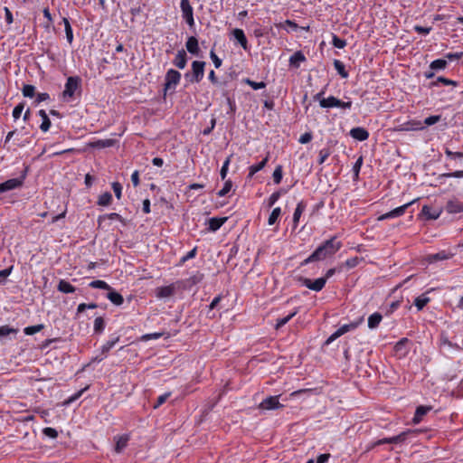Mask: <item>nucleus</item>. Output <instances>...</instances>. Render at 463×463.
I'll use <instances>...</instances> for the list:
<instances>
[{
  "label": "nucleus",
  "mask_w": 463,
  "mask_h": 463,
  "mask_svg": "<svg viewBox=\"0 0 463 463\" xmlns=\"http://www.w3.org/2000/svg\"><path fill=\"white\" fill-rule=\"evenodd\" d=\"M330 156V151L327 148L321 149L318 155V163L323 164Z\"/></svg>",
  "instance_id": "obj_56"
},
{
  "label": "nucleus",
  "mask_w": 463,
  "mask_h": 463,
  "mask_svg": "<svg viewBox=\"0 0 463 463\" xmlns=\"http://www.w3.org/2000/svg\"><path fill=\"white\" fill-rule=\"evenodd\" d=\"M414 203V200L407 203L402 206H399L384 214H383L381 217H379V220H385V219H391V218H396L399 216H402L404 214L406 209Z\"/></svg>",
  "instance_id": "obj_11"
},
{
  "label": "nucleus",
  "mask_w": 463,
  "mask_h": 463,
  "mask_svg": "<svg viewBox=\"0 0 463 463\" xmlns=\"http://www.w3.org/2000/svg\"><path fill=\"white\" fill-rule=\"evenodd\" d=\"M269 160V156H267L265 158H263L260 163L252 165L250 166V173L249 175L251 177L253 176L257 172L260 171L267 164Z\"/></svg>",
  "instance_id": "obj_33"
},
{
  "label": "nucleus",
  "mask_w": 463,
  "mask_h": 463,
  "mask_svg": "<svg viewBox=\"0 0 463 463\" xmlns=\"http://www.w3.org/2000/svg\"><path fill=\"white\" fill-rule=\"evenodd\" d=\"M43 328V325L31 326L24 328V334L27 335H34Z\"/></svg>",
  "instance_id": "obj_47"
},
{
  "label": "nucleus",
  "mask_w": 463,
  "mask_h": 463,
  "mask_svg": "<svg viewBox=\"0 0 463 463\" xmlns=\"http://www.w3.org/2000/svg\"><path fill=\"white\" fill-rule=\"evenodd\" d=\"M306 60L304 54L301 52H295L289 59V62L291 65L295 67H298L300 62Z\"/></svg>",
  "instance_id": "obj_39"
},
{
  "label": "nucleus",
  "mask_w": 463,
  "mask_h": 463,
  "mask_svg": "<svg viewBox=\"0 0 463 463\" xmlns=\"http://www.w3.org/2000/svg\"><path fill=\"white\" fill-rule=\"evenodd\" d=\"M187 62V55L184 49L179 50L173 61V64L178 69H184Z\"/></svg>",
  "instance_id": "obj_15"
},
{
  "label": "nucleus",
  "mask_w": 463,
  "mask_h": 463,
  "mask_svg": "<svg viewBox=\"0 0 463 463\" xmlns=\"http://www.w3.org/2000/svg\"><path fill=\"white\" fill-rule=\"evenodd\" d=\"M81 80L78 76H71L67 79L64 90L62 91V98L65 101L72 100L75 93L80 88Z\"/></svg>",
  "instance_id": "obj_2"
},
{
  "label": "nucleus",
  "mask_w": 463,
  "mask_h": 463,
  "mask_svg": "<svg viewBox=\"0 0 463 463\" xmlns=\"http://www.w3.org/2000/svg\"><path fill=\"white\" fill-rule=\"evenodd\" d=\"M446 66H447V61L446 60L438 59V60L433 61L430 63V68L431 70L439 71V70H444L446 68Z\"/></svg>",
  "instance_id": "obj_42"
},
{
  "label": "nucleus",
  "mask_w": 463,
  "mask_h": 463,
  "mask_svg": "<svg viewBox=\"0 0 463 463\" xmlns=\"http://www.w3.org/2000/svg\"><path fill=\"white\" fill-rule=\"evenodd\" d=\"M90 287L93 288H101L110 290L111 287L103 280H93L90 283Z\"/></svg>",
  "instance_id": "obj_44"
},
{
  "label": "nucleus",
  "mask_w": 463,
  "mask_h": 463,
  "mask_svg": "<svg viewBox=\"0 0 463 463\" xmlns=\"http://www.w3.org/2000/svg\"><path fill=\"white\" fill-rule=\"evenodd\" d=\"M359 325V322H352L340 326L335 333H333L326 341V345L331 344L336 338L340 337L344 334L354 330Z\"/></svg>",
  "instance_id": "obj_8"
},
{
  "label": "nucleus",
  "mask_w": 463,
  "mask_h": 463,
  "mask_svg": "<svg viewBox=\"0 0 463 463\" xmlns=\"http://www.w3.org/2000/svg\"><path fill=\"white\" fill-rule=\"evenodd\" d=\"M439 82L443 83L444 85H457V83L454 80H449L444 77H439L436 81L432 82L433 86H437Z\"/></svg>",
  "instance_id": "obj_58"
},
{
  "label": "nucleus",
  "mask_w": 463,
  "mask_h": 463,
  "mask_svg": "<svg viewBox=\"0 0 463 463\" xmlns=\"http://www.w3.org/2000/svg\"><path fill=\"white\" fill-rule=\"evenodd\" d=\"M440 116L439 115H434V116H430L428 118H425L424 122H422L423 126H432L436 123H438L439 120H440Z\"/></svg>",
  "instance_id": "obj_51"
},
{
  "label": "nucleus",
  "mask_w": 463,
  "mask_h": 463,
  "mask_svg": "<svg viewBox=\"0 0 463 463\" xmlns=\"http://www.w3.org/2000/svg\"><path fill=\"white\" fill-rule=\"evenodd\" d=\"M185 46L187 51L192 54H197L199 52L198 41L194 36L188 38Z\"/></svg>",
  "instance_id": "obj_22"
},
{
  "label": "nucleus",
  "mask_w": 463,
  "mask_h": 463,
  "mask_svg": "<svg viewBox=\"0 0 463 463\" xmlns=\"http://www.w3.org/2000/svg\"><path fill=\"white\" fill-rule=\"evenodd\" d=\"M422 129H424L422 122L415 119L398 124L393 128V130L396 132L417 131Z\"/></svg>",
  "instance_id": "obj_6"
},
{
  "label": "nucleus",
  "mask_w": 463,
  "mask_h": 463,
  "mask_svg": "<svg viewBox=\"0 0 463 463\" xmlns=\"http://www.w3.org/2000/svg\"><path fill=\"white\" fill-rule=\"evenodd\" d=\"M383 317L380 313L375 312L368 317V327L371 329L376 328L381 323Z\"/></svg>",
  "instance_id": "obj_28"
},
{
  "label": "nucleus",
  "mask_w": 463,
  "mask_h": 463,
  "mask_svg": "<svg viewBox=\"0 0 463 463\" xmlns=\"http://www.w3.org/2000/svg\"><path fill=\"white\" fill-rule=\"evenodd\" d=\"M283 405L279 402V396H269L259 405L261 410H276L282 408Z\"/></svg>",
  "instance_id": "obj_9"
},
{
  "label": "nucleus",
  "mask_w": 463,
  "mask_h": 463,
  "mask_svg": "<svg viewBox=\"0 0 463 463\" xmlns=\"http://www.w3.org/2000/svg\"><path fill=\"white\" fill-rule=\"evenodd\" d=\"M297 280L302 286H305L307 288H309L313 291H316V292L321 291L326 283V278H318L313 281L310 279L299 276L297 278Z\"/></svg>",
  "instance_id": "obj_4"
},
{
  "label": "nucleus",
  "mask_w": 463,
  "mask_h": 463,
  "mask_svg": "<svg viewBox=\"0 0 463 463\" xmlns=\"http://www.w3.org/2000/svg\"><path fill=\"white\" fill-rule=\"evenodd\" d=\"M332 44L335 48L343 49L346 45V41L334 34L332 39Z\"/></svg>",
  "instance_id": "obj_50"
},
{
  "label": "nucleus",
  "mask_w": 463,
  "mask_h": 463,
  "mask_svg": "<svg viewBox=\"0 0 463 463\" xmlns=\"http://www.w3.org/2000/svg\"><path fill=\"white\" fill-rule=\"evenodd\" d=\"M334 67L342 78L345 79L348 77V72L345 70V64L341 61L335 60Z\"/></svg>",
  "instance_id": "obj_37"
},
{
  "label": "nucleus",
  "mask_w": 463,
  "mask_h": 463,
  "mask_svg": "<svg viewBox=\"0 0 463 463\" xmlns=\"http://www.w3.org/2000/svg\"><path fill=\"white\" fill-rule=\"evenodd\" d=\"M246 83L250 85L253 90H260L265 88L266 84L263 81L256 82L251 80H246Z\"/></svg>",
  "instance_id": "obj_57"
},
{
  "label": "nucleus",
  "mask_w": 463,
  "mask_h": 463,
  "mask_svg": "<svg viewBox=\"0 0 463 463\" xmlns=\"http://www.w3.org/2000/svg\"><path fill=\"white\" fill-rule=\"evenodd\" d=\"M23 95L27 98H33L35 94V88L33 85H24L22 90Z\"/></svg>",
  "instance_id": "obj_46"
},
{
  "label": "nucleus",
  "mask_w": 463,
  "mask_h": 463,
  "mask_svg": "<svg viewBox=\"0 0 463 463\" xmlns=\"http://www.w3.org/2000/svg\"><path fill=\"white\" fill-rule=\"evenodd\" d=\"M232 183L231 180H227L224 183L223 187L217 193L218 196L222 197L225 196L232 189Z\"/></svg>",
  "instance_id": "obj_48"
},
{
  "label": "nucleus",
  "mask_w": 463,
  "mask_h": 463,
  "mask_svg": "<svg viewBox=\"0 0 463 463\" xmlns=\"http://www.w3.org/2000/svg\"><path fill=\"white\" fill-rule=\"evenodd\" d=\"M280 214H281L280 207L274 208L268 219L269 225H273L277 222V220L279 219Z\"/></svg>",
  "instance_id": "obj_41"
},
{
  "label": "nucleus",
  "mask_w": 463,
  "mask_h": 463,
  "mask_svg": "<svg viewBox=\"0 0 463 463\" xmlns=\"http://www.w3.org/2000/svg\"><path fill=\"white\" fill-rule=\"evenodd\" d=\"M306 207H307V203L304 201H300L297 204V207H296L294 214H293V222H294L295 227H297V225L299 222L300 216L303 213V212L306 210Z\"/></svg>",
  "instance_id": "obj_20"
},
{
  "label": "nucleus",
  "mask_w": 463,
  "mask_h": 463,
  "mask_svg": "<svg viewBox=\"0 0 463 463\" xmlns=\"http://www.w3.org/2000/svg\"><path fill=\"white\" fill-rule=\"evenodd\" d=\"M340 104V99L334 96H330L326 99H320V106L322 108H334Z\"/></svg>",
  "instance_id": "obj_25"
},
{
  "label": "nucleus",
  "mask_w": 463,
  "mask_h": 463,
  "mask_svg": "<svg viewBox=\"0 0 463 463\" xmlns=\"http://www.w3.org/2000/svg\"><path fill=\"white\" fill-rule=\"evenodd\" d=\"M451 254H448L446 253L445 251H440V252H438V253H435V254H430L427 257V260L430 262V263H434V262H437V261H439V260H449L451 258Z\"/></svg>",
  "instance_id": "obj_21"
},
{
  "label": "nucleus",
  "mask_w": 463,
  "mask_h": 463,
  "mask_svg": "<svg viewBox=\"0 0 463 463\" xmlns=\"http://www.w3.org/2000/svg\"><path fill=\"white\" fill-rule=\"evenodd\" d=\"M17 333H18L17 328H14L9 326H0V339L7 337L10 335H15Z\"/></svg>",
  "instance_id": "obj_35"
},
{
  "label": "nucleus",
  "mask_w": 463,
  "mask_h": 463,
  "mask_svg": "<svg viewBox=\"0 0 463 463\" xmlns=\"http://www.w3.org/2000/svg\"><path fill=\"white\" fill-rule=\"evenodd\" d=\"M171 395V392H165L160 396H158L156 403L153 405L154 409H156L158 407H160L162 404H164L166 400L170 397Z\"/></svg>",
  "instance_id": "obj_53"
},
{
  "label": "nucleus",
  "mask_w": 463,
  "mask_h": 463,
  "mask_svg": "<svg viewBox=\"0 0 463 463\" xmlns=\"http://www.w3.org/2000/svg\"><path fill=\"white\" fill-rule=\"evenodd\" d=\"M118 220L119 222H124V219L122 218L121 215H119L118 213H108V214H104V215H100L99 216L98 218V223L99 225L100 226L102 224V222L105 221V220Z\"/></svg>",
  "instance_id": "obj_31"
},
{
  "label": "nucleus",
  "mask_w": 463,
  "mask_h": 463,
  "mask_svg": "<svg viewBox=\"0 0 463 463\" xmlns=\"http://www.w3.org/2000/svg\"><path fill=\"white\" fill-rule=\"evenodd\" d=\"M229 164H230V158H227L224 161V163H223V165H222V166L221 168L220 175H221V178L222 180H224L226 178V175H227V173H228Z\"/></svg>",
  "instance_id": "obj_59"
},
{
  "label": "nucleus",
  "mask_w": 463,
  "mask_h": 463,
  "mask_svg": "<svg viewBox=\"0 0 463 463\" xmlns=\"http://www.w3.org/2000/svg\"><path fill=\"white\" fill-rule=\"evenodd\" d=\"M180 8L183 18L190 27H193L194 25V11L189 0H181Z\"/></svg>",
  "instance_id": "obj_7"
},
{
  "label": "nucleus",
  "mask_w": 463,
  "mask_h": 463,
  "mask_svg": "<svg viewBox=\"0 0 463 463\" xmlns=\"http://www.w3.org/2000/svg\"><path fill=\"white\" fill-rule=\"evenodd\" d=\"M116 143V140L114 139H99L91 144L93 147L96 148H105V147H110L113 146Z\"/></svg>",
  "instance_id": "obj_30"
},
{
  "label": "nucleus",
  "mask_w": 463,
  "mask_h": 463,
  "mask_svg": "<svg viewBox=\"0 0 463 463\" xmlns=\"http://www.w3.org/2000/svg\"><path fill=\"white\" fill-rule=\"evenodd\" d=\"M411 433L410 430L403 431L396 436L389 438V444H400L405 441L407 436Z\"/></svg>",
  "instance_id": "obj_36"
},
{
  "label": "nucleus",
  "mask_w": 463,
  "mask_h": 463,
  "mask_svg": "<svg viewBox=\"0 0 463 463\" xmlns=\"http://www.w3.org/2000/svg\"><path fill=\"white\" fill-rule=\"evenodd\" d=\"M128 439L129 438L128 435L118 437L116 441L115 451L117 453H121L123 449L127 447Z\"/></svg>",
  "instance_id": "obj_27"
},
{
  "label": "nucleus",
  "mask_w": 463,
  "mask_h": 463,
  "mask_svg": "<svg viewBox=\"0 0 463 463\" xmlns=\"http://www.w3.org/2000/svg\"><path fill=\"white\" fill-rule=\"evenodd\" d=\"M431 410V407L430 406H419L416 409L414 417L412 419V421L417 424L421 421L424 415L428 413Z\"/></svg>",
  "instance_id": "obj_19"
},
{
  "label": "nucleus",
  "mask_w": 463,
  "mask_h": 463,
  "mask_svg": "<svg viewBox=\"0 0 463 463\" xmlns=\"http://www.w3.org/2000/svg\"><path fill=\"white\" fill-rule=\"evenodd\" d=\"M429 302L430 298L422 294L415 298L414 305L417 307L418 310H421Z\"/></svg>",
  "instance_id": "obj_38"
},
{
  "label": "nucleus",
  "mask_w": 463,
  "mask_h": 463,
  "mask_svg": "<svg viewBox=\"0 0 463 463\" xmlns=\"http://www.w3.org/2000/svg\"><path fill=\"white\" fill-rule=\"evenodd\" d=\"M226 221H227V217H222V218L213 217V218L209 219V221H208L209 231L216 232L223 225V223Z\"/></svg>",
  "instance_id": "obj_18"
},
{
  "label": "nucleus",
  "mask_w": 463,
  "mask_h": 463,
  "mask_svg": "<svg viewBox=\"0 0 463 463\" xmlns=\"http://www.w3.org/2000/svg\"><path fill=\"white\" fill-rule=\"evenodd\" d=\"M105 328V322L101 317H96L94 320V332L102 333Z\"/></svg>",
  "instance_id": "obj_45"
},
{
  "label": "nucleus",
  "mask_w": 463,
  "mask_h": 463,
  "mask_svg": "<svg viewBox=\"0 0 463 463\" xmlns=\"http://www.w3.org/2000/svg\"><path fill=\"white\" fill-rule=\"evenodd\" d=\"M57 289L62 293H73L76 290L75 287L64 279L60 280Z\"/></svg>",
  "instance_id": "obj_26"
},
{
  "label": "nucleus",
  "mask_w": 463,
  "mask_h": 463,
  "mask_svg": "<svg viewBox=\"0 0 463 463\" xmlns=\"http://www.w3.org/2000/svg\"><path fill=\"white\" fill-rule=\"evenodd\" d=\"M232 35L244 50L248 49V41L243 30L236 28L232 31Z\"/></svg>",
  "instance_id": "obj_17"
},
{
  "label": "nucleus",
  "mask_w": 463,
  "mask_h": 463,
  "mask_svg": "<svg viewBox=\"0 0 463 463\" xmlns=\"http://www.w3.org/2000/svg\"><path fill=\"white\" fill-rule=\"evenodd\" d=\"M43 433L45 436L52 438V439H55L58 437V431L55 429L51 428V427L44 428L43 430Z\"/></svg>",
  "instance_id": "obj_55"
},
{
  "label": "nucleus",
  "mask_w": 463,
  "mask_h": 463,
  "mask_svg": "<svg viewBox=\"0 0 463 463\" xmlns=\"http://www.w3.org/2000/svg\"><path fill=\"white\" fill-rule=\"evenodd\" d=\"M272 177H273V181L275 184H278L281 182V180H282V166L281 165H278L275 168Z\"/></svg>",
  "instance_id": "obj_49"
},
{
  "label": "nucleus",
  "mask_w": 463,
  "mask_h": 463,
  "mask_svg": "<svg viewBox=\"0 0 463 463\" xmlns=\"http://www.w3.org/2000/svg\"><path fill=\"white\" fill-rule=\"evenodd\" d=\"M210 58L212 59L215 68H220L222 65V60L216 55V53L212 50L210 52Z\"/></svg>",
  "instance_id": "obj_60"
},
{
  "label": "nucleus",
  "mask_w": 463,
  "mask_h": 463,
  "mask_svg": "<svg viewBox=\"0 0 463 463\" xmlns=\"http://www.w3.org/2000/svg\"><path fill=\"white\" fill-rule=\"evenodd\" d=\"M439 346L445 351L463 349V341H453L446 334L442 333L439 338Z\"/></svg>",
  "instance_id": "obj_5"
},
{
  "label": "nucleus",
  "mask_w": 463,
  "mask_h": 463,
  "mask_svg": "<svg viewBox=\"0 0 463 463\" xmlns=\"http://www.w3.org/2000/svg\"><path fill=\"white\" fill-rule=\"evenodd\" d=\"M23 184V179L12 178L0 184V194L16 189Z\"/></svg>",
  "instance_id": "obj_12"
},
{
  "label": "nucleus",
  "mask_w": 463,
  "mask_h": 463,
  "mask_svg": "<svg viewBox=\"0 0 463 463\" xmlns=\"http://www.w3.org/2000/svg\"><path fill=\"white\" fill-rule=\"evenodd\" d=\"M341 246V242L333 237L317 247L309 257L303 260L301 265H307L310 262L323 260L331 257L340 250Z\"/></svg>",
  "instance_id": "obj_1"
},
{
  "label": "nucleus",
  "mask_w": 463,
  "mask_h": 463,
  "mask_svg": "<svg viewBox=\"0 0 463 463\" xmlns=\"http://www.w3.org/2000/svg\"><path fill=\"white\" fill-rule=\"evenodd\" d=\"M38 113H39V116H40V117L42 118V119H43V122H42V124H41V126H40V128H41V130H42V131L46 132V131H48V130H49V128H50V127H51V120H50V118H48V116H47V114H46L45 110L41 109V110H39V112H38Z\"/></svg>",
  "instance_id": "obj_29"
},
{
  "label": "nucleus",
  "mask_w": 463,
  "mask_h": 463,
  "mask_svg": "<svg viewBox=\"0 0 463 463\" xmlns=\"http://www.w3.org/2000/svg\"><path fill=\"white\" fill-rule=\"evenodd\" d=\"M13 267L0 270V282L5 281L7 277L11 274Z\"/></svg>",
  "instance_id": "obj_62"
},
{
  "label": "nucleus",
  "mask_w": 463,
  "mask_h": 463,
  "mask_svg": "<svg viewBox=\"0 0 463 463\" xmlns=\"http://www.w3.org/2000/svg\"><path fill=\"white\" fill-rule=\"evenodd\" d=\"M119 341V336H114L108 342H106L101 347V353L104 356L109 352V350Z\"/></svg>",
  "instance_id": "obj_32"
},
{
  "label": "nucleus",
  "mask_w": 463,
  "mask_h": 463,
  "mask_svg": "<svg viewBox=\"0 0 463 463\" xmlns=\"http://www.w3.org/2000/svg\"><path fill=\"white\" fill-rule=\"evenodd\" d=\"M107 298L116 306H120L124 301L123 297L112 288L109 290Z\"/></svg>",
  "instance_id": "obj_24"
},
{
  "label": "nucleus",
  "mask_w": 463,
  "mask_h": 463,
  "mask_svg": "<svg viewBox=\"0 0 463 463\" xmlns=\"http://www.w3.org/2000/svg\"><path fill=\"white\" fill-rule=\"evenodd\" d=\"M196 251H197L196 248H194L193 250L188 251L184 257H182L181 262L184 263V262L187 261L188 260L194 258L196 255Z\"/></svg>",
  "instance_id": "obj_63"
},
{
  "label": "nucleus",
  "mask_w": 463,
  "mask_h": 463,
  "mask_svg": "<svg viewBox=\"0 0 463 463\" xmlns=\"http://www.w3.org/2000/svg\"><path fill=\"white\" fill-rule=\"evenodd\" d=\"M63 23H64L66 38H67L68 42L71 43L73 41L72 28H71V24L67 18H63Z\"/></svg>",
  "instance_id": "obj_43"
},
{
  "label": "nucleus",
  "mask_w": 463,
  "mask_h": 463,
  "mask_svg": "<svg viewBox=\"0 0 463 463\" xmlns=\"http://www.w3.org/2000/svg\"><path fill=\"white\" fill-rule=\"evenodd\" d=\"M112 202V195L109 192H106L99 195L98 204L101 206H108Z\"/></svg>",
  "instance_id": "obj_40"
},
{
  "label": "nucleus",
  "mask_w": 463,
  "mask_h": 463,
  "mask_svg": "<svg viewBox=\"0 0 463 463\" xmlns=\"http://www.w3.org/2000/svg\"><path fill=\"white\" fill-rule=\"evenodd\" d=\"M181 79V73L174 69H170L167 71L165 77V87L164 91L165 95L168 92H174L175 87L179 83Z\"/></svg>",
  "instance_id": "obj_3"
},
{
  "label": "nucleus",
  "mask_w": 463,
  "mask_h": 463,
  "mask_svg": "<svg viewBox=\"0 0 463 463\" xmlns=\"http://www.w3.org/2000/svg\"><path fill=\"white\" fill-rule=\"evenodd\" d=\"M24 109V102H20L13 110V118L14 120L18 119Z\"/></svg>",
  "instance_id": "obj_52"
},
{
  "label": "nucleus",
  "mask_w": 463,
  "mask_h": 463,
  "mask_svg": "<svg viewBox=\"0 0 463 463\" xmlns=\"http://www.w3.org/2000/svg\"><path fill=\"white\" fill-rule=\"evenodd\" d=\"M204 66V61H194L192 63L193 80H194L196 83L200 82L203 78Z\"/></svg>",
  "instance_id": "obj_10"
},
{
  "label": "nucleus",
  "mask_w": 463,
  "mask_h": 463,
  "mask_svg": "<svg viewBox=\"0 0 463 463\" xmlns=\"http://www.w3.org/2000/svg\"><path fill=\"white\" fill-rule=\"evenodd\" d=\"M175 287L172 284L169 286L159 287L156 289V295L158 298H170L175 294Z\"/></svg>",
  "instance_id": "obj_13"
},
{
  "label": "nucleus",
  "mask_w": 463,
  "mask_h": 463,
  "mask_svg": "<svg viewBox=\"0 0 463 463\" xmlns=\"http://www.w3.org/2000/svg\"><path fill=\"white\" fill-rule=\"evenodd\" d=\"M446 210L449 213H463V203L458 200L449 201L446 205Z\"/></svg>",
  "instance_id": "obj_16"
},
{
  "label": "nucleus",
  "mask_w": 463,
  "mask_h": 463,
  "mask_svg": "<svg viewBox=\"0 0 463 463\" xmlns=\"http://www.w3.org/2000/svg\"><path fill=\"white\" fill-rule=\"evenodd\" d=\"M97 307H98V305L95 303H90V304L81 303L77 307V314H80V313L84 312L86 309H94Z\"/></svg>",
  "instance_id": "obj_54"
},
{
  "label": "nucleus",
  "mask_w": 463,
  "mask_h": 463,
  "mask_svg": "<svg viewBox=\"0 0 463 463\" xmlns=\"http://www.w3.org/2000/svg\"><path fill=\"white\" fill-rule=\"evenodd\" d=\"M298 312V308H295V310L293 312H291L290 314H288L287 317H281V318H278L277 319V323H276V329H279L280 327H282L283 326H285L292 317H294Z\"/></svg>",
  "instance_id": "obj_34"
},
{
  "label": "nucleus",
  "mask_w": 463,
  "mask_h": 463,
  "mask_svg": "<svg viewBox=\"0 0 463 463\" xmlns=\"http://www.w3.org/2000/svg\"><path fill=\"white\" fill-rule=\"evenodd\" d=\"M422 213L430 220H436L439 217L440 211L432 209L431 207L428 205H424L421 210Z\"/></svg>",
  "instance_id": "obj_23"
},
{
  "label": "nucleus",
  "mask_w": 463,
  "mask_h": 463,
  "mask_svg": "<svg viewBox=\"0 0 463 463\" xmlns=\"http://www.w3.org/2000/svg\"><path fill=\"white\" fill-rule=\"evenodd\" d=\"M311 139H312V134L310 132H306L300 136L298 141L301 144H307V143L310 142Z\"/></svg>",
  "instance_id": "obj_64"
},
{
  "label": "nucleus",
  "mask_w": 463,
  "mask_h": 463,
  "mask_svg": "<svg viewBox=\"0 0 463 463\" xmlns=\"http://www.w3.org/2000/svg\"><path fill=\"white\" fill-rule=\"evenodd\" d=\"M350 136L358 141H364L369 137V132L364 128L357 127L350 130Z\"/></svg>",
  "instance_id": "obj_14"
},
{
  "label": "nucleus",
  "mask_w": 463,
  "mask_h": 463,
  "mask_svg": "<svg viewBox=\"0 0 463 463\" xmlns=\"http://www.w3.org/2000/svg\"><path fill=\"white\" fill-rule=\"evenodd\" d=\"M112 189L115 193V195L118 199H120L121 197V192H122V186L119 183L114 182L112 183Z\"/></svg>",
  "instance_id": "obj_61"
}]
</instances>
